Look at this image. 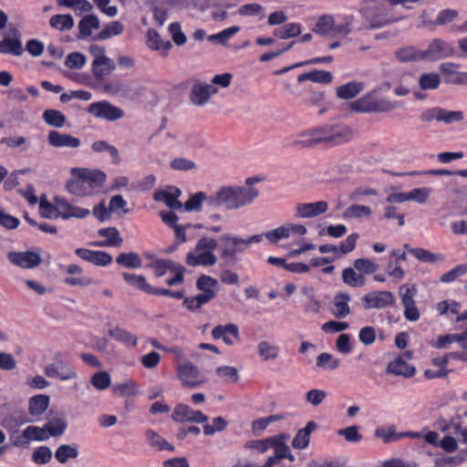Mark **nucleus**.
<instances>
[{
    "label": "nucleus",
    "mask_w": 467,
    "mask_h": 467,
    "mask_svg": "<svg viewBox=\"0 0 467 467\" xmlns=\"http://www.w3.org/2000/svg\"><path fill=\"white\" fill-rule=\"evenodd\" d=\"M177 265L170 259H161L152 263L151 267L154 269L156 276L161 277L166 274L167 270L174 271Z\"/></svg>",
    "instance_id": "63"
},
{
    "label": "nucleus",
    "mask_w": 467,
    "mask_h": 467,
    "mask_svg": "<svg viewBox=\"0 0 467 467\" xmlns=\"http://www.w3.org/2000/svg\"><path fill=\"white\" fill-rule=\"evenodd\" d=\"M238 14L241 16H258L260 20L265 17L264 7L257 3L245 4L240 6Z\"/></svg>",
    "instance_id": "51"
},
{
    "label": "nucleus",
    "mask_w": 467,
    "mask_h": 467,
    "mask_svg": "<svg viewBox=\"0 0 467 467\" xmlns=\"http://www.w3.org/2000/svg\"><path fill=\"white\" fill-rule=\"evenodd\" d=\"M88 112L97 118L105 119L110 121L119 119L123 116V111L120 109L105 100L91 103L88 106Z\"/></svg>",
    "instance_id": "10"
},
{
    "label": "nucleus",
    "mask_w": 467,
    "mask_h": 467,
    "mask_svg": "<svg viewBox=\"0 0 467 467\" xmlns=\"http://www.w3.org/2000/svg\"><path fill=\"white\" fill-rule=\"evenodd\" d=\"M218 247V241L211 236H202L196 243L193 250L190 251L185 257V263L192 267L213 266L218 261L215 250Z\"/></svg>",
    "instance_id": "2"
},
{
    "label": "nucleus",
    "mask_w": 467,
    "mask_h": 467,
    "mask_svg": "<svg viewBox=\"0 0 467 467\" xmlns=\"http://www.w3.org/2000/svg\"><path fill=\"white\" fill-rule=\"evenodd\" d=\"M212 337L214 339H222L226 345L232 346L234 344L232 337L240 339L238 326L233 323L216 326L212 330Z\"/></svg>",
    "instance_id": "19"
},
{
    "label": "nucleus",
    "mask_w": 467,
    "mask_h": 467,
    "mask_svg": "<svg viewBox=\"0 0 467 467\" xmlns=\"http://www.w3.org/2000/svg\"><path fill=\"white\" fill-rule=\"evenodd\" d=\"M91 385L98 390H104L110 386V375L107 371H99L93 374L90 379Z\"/></svg>",
    "instance_id": "54"
},
{
    "label": "nucleus",
    "mask_w": 467,
    "mask_h": 467,
    "mask_svg": "<svg viewBox=\"0 0 467 467\" xmlns=\"http://www.w3.org/2000/svg\"><path fill=\"white\" fill-rule=\"evenodd\" d=\"M371 214V210L368 206L360 205V204H353L349 206L343 213L342 216L345 219L348 218H361V217H368Z\"/></svg>",
    "instance_id": "55"
},
{
    "label": "nucleus",
    "mask_w": 467,
    "mask_h": 467,
    "mask_svg": "<svg viewBox=\"0 0 467 467\" xmlns=\"http://www.w3.org/2000/svg\"><path fill=\"white\" fill-rule=\"evenodd\" d=\"M218 285V281L210 276L202 275L196 281V287L202 293L198 294V300L201 303H208L215 297L216 293L213 290Z\"/></svg>",
    "instance_id": "16"
},
{
    "label": "nucleus",
    "mask_w": 467,
    "mask_h": 467,
    "mask_svg": "<svg viewBox=\"0 0 467 467\" xmlns=\"http://www.w3.org/2000/svg\"><path fill=\"white\" fill-rule=\"evenodd\" d=\"M55 203L57 204V213L55 218H62L67 220L69 218L83 219L89 215L88 209L75 206L63 197H55Z\"/></svg>",
    "instance_id": "9"
},
{
    "label": "nucleus",
    "mask_w": 467,
    "mask_h": 467,
    "mask_svg": "<svg viewBox=\"0 0 467 467\" xmlns=\"http://www.w3.org/2000/svg\"><path fill=\"white\" fill-rule=\"evenodd\" d=\"M459 16V12L455 9L447 8L441 10L434 22L432 21H424L423 26H427L428 24H433L436 26H444L451 22H452Z\"/></svg>",
    "instance_id": "52"
},
{
    "label": "nucleus",
    "mask_w": 467,
    "mask_h": 467,
    "mask_svg": "<svg viewBox=\"0 0 467 467\" xmlns=\"http://www.w3.org/2000/svg\"><path fill=\"white\" fill-rule=\"evenodd\" d=\"M463 119L464 113L462 110H447L439 107L427 109L420 115V119L423 122L436 120L447 125L453 122H462Z\"/></svg>",
    "instance_id": "7"
},
{
    "label": "nucleus",
    "mask_w": 467,
    "mask_h": 467,
    "mask_svg": "<svg viewBox=\"0 0 467 467\" xmlns=\"http://www.w3.org/2000/svg\"><path fill=\"white\" fill-rule=\"evenodd\" d=\"M394 57L400 63L424 61L421 49L414 46H404L394 52Z\"/></svg>",
    "instance_id": "24"
},
{
    "label": "nucleus",
    "mask_w": 467,
    "mask_h": 467,
    "mask_svg": "<svg viewBox=\"0 0 467 467\" xmlns=\"http://www.w3.org/2000/svg\"><path fill=\"white\" fill-rule=\"evenodd\" d=\"M177 377L183 387L194 389L205 382L199 368L191 361H183L177 367Z\"/></svg>",
    "instance_id": "8"
},
{
    "label": "nucleus",
    "mask_w": 467,
    "mask_h": 467,
    "mask_svg": "<svg viewBox=\"0 0 467 467\" xmlns=\"http://www.w3.org/2000/svg\"><path fill=\"white\" fill-rule=\"evenodd\" d=\"M116 263L127 268H140L142 265V260L137 253H121L116 258Z\"/></svg>",
    "instance_id": "40"
},
{
    "label": "nucleus",
    "mask_w": 467,
    "mask_h": 467,
    "mask_svg": "<svg viewBox=\"0 0 467 467\" xmlns=\"http://www.w3.org/2000/svg\"><path fill=\"white\" fill-rule=\"evenodd\" d=\"M115 69V64L112 59L106 56H100L94 58L92 62V73L97 79H103V78L110 74Z\"/></svg>",
    "instance_id": "26"
},
{
    "label": "nucleus",
    "mask_w": 467,
    "mask_h": 467,
    "mask_svg": "<svg viewBox=\"0 0 467 467\" xmlns=\"http://www.w3.org/2000/svg\"><path fill=\"white\" fill-rule=\"evenodd\" d=\"M145 438L150 446L159 451L168 450L172 451L174 450V447L171 443L166 441L159 433H157L153 430H146Z\"/></svg>",
    "instance_id": "37"
},
{
    "label": "nucleus",
    "mask_w": 467,
    "mask_h": 467,
    "mask_svg": "<svg viewBox=\"0 0 467 467\" xmlns=\"http://www.w3.org/2000/svg\"><path fill=\"white\" fill-rule=\"evenodd\" d=\"M433 426L442 432L457 434L458 440H460L461 432L463 431L460 422H455L453 420H446L442 417L438 418L434 421Z\"/></svg>",
    "instance_id": "35"
},
{
    "label": "nucleus",
    "mask_w": 467,
    "mask_h": 467,
    "mask_svg": "<svg viewBox=\"0 0 467 467\" xmlns=\"http://www.w3.org/2000/svg\"><path fill=\"white\" fill-rule=\"evenodd\" d=\"M147 46L152 50H162V56L166 57L172 47L170 41L163 42L159 33L154 29L148 30Z\"/></svg>",
    "instance_id": "30"
},
{
    "label": "nucleus",
    "mask_w": 467,
    "mask_h": 467,
    "mask_svg": "<svg viewBox=\"0 0 467 467\" xmlns=\"http://www.w3.org/2000/svg\"><path fill=\"white\" fill-rule=\"evenodd\" d=\"M258 195L254 187L224 186L216 192L214 202L227 210H238L252 203Z\"/></svg>",
    "instance_id": "1"
},
{
    "label": "nucleus",
    "mask_w": 467,
    "mask_h": 467,
    "mask_svg": "<svg viewBox=\"0 0 467 467\" xmlns=\"http://www.w3.org/2000/svg\"><path fill=\"white\" fill-rule=\"evenodd\" d=\"M343 282L350 287L363 286L366 282V278L363 275L358 274L355 267H347L342 272Z\"/></svg>",
    "instance_id": "39"
},
{
    "label": "nucleus",
    "mask_w": 467,
    "mask_h": 467,
    "mask_svg": "<svg viewBox=\"0 0 467 467\" xmlns=\"http://www.w3.org/2000/svg\"><path fill=\"white\" fill-rule=\"evenodd\" d=\"M257 352L264 361H267L278 357L279 348L268 341H260L257 345Z\"/></svg>",
    "instance_id": "44"
},
{
    "label": "nucleus",
    "mask_w": 467,
    "mask_h": 467,
    "mask_svg": "<svg viewBox=\"0 0 467 467\" xmlns=\"http://www.w3.org/2000/svg\"><path fill=\"white\" fill-rule=\"evenodd\" d=\"M339 364L338 359L335 358L331 354L324 352L317 356L316 365L317 368L333 370L338 368Z\"/></svg>",
    "instance_id": "59"
},
{
    "label": "nucleus",
    "mask_w": 467,
    "mask_h": 467,
    "mask_svg": "<svg viewBox=\"0 0 467 467\" xmlns=\"http://www.w3.org/2000/svg\"><path fill=\"white\" fill-rule=\"evenodd\" d=\"M206 198L207 196L204 192H199L192 195L189 200L184 204H182V208L185 212L200 211L202 202L206 200Z\"/></svg>",
    "instance_id": "60"
},
{
    "label": "nucleus",
    "mask_w": 467,
    "mask_h": 467,
    "mask_svg": "<svg viewBox=\"0 0 467 467\" xmlns=\"http://www.w3.org/2000/svg\"><path fill=\"white\" fill-rule=\"evenodd\" d=\"M111 390L121 397H132L139 393L137 385L130 380L113 385Z\"/></svg>",
    "instance_id": "49"
},
{
    "label": "nucleus",
    "mask_w": 467,
    "mask_h": 467,
    "mask_svg": "<svg viewBox=\"0 0 467 467\" xmlns=\"http://www.w3.org/2000/svg\"><path fill=\"white\" fill-rule=\"evenodd\" d=\"M441 83V78L437 73H424L419 78V86L423 90L436 89Z\"/></svg>",
    "instance_id": "53"
},
{
    "label": "nucleus",
    "mask_w": 467,
    "mask_h": 467,
    "mask_svg": "<svg viewBox=\"0 0 467 467\" xmlns=\"http://www.w3.org/2000/svg\"><path fill=\"white\" fill-rule=\"evenodd\" d=\"M216 92L217 88L213 85L195 82L190 91V99L196 106H203Z\"/></svg>",
    "instance_id": "15"
},
{
    "label": "nucleus",
    "mask_w": 467,
    "mask_h": 467,
    "mask_svg": "<svg viewBox=\"0 0 467 467\" xmlns=\"http://www.w3.org/2000/svg\"><path fill=\"white\" fill-rule=\"evenodd\" d=\"M154 200L163 202L171 210L176 211L182 208V203L177 200L169 191H158L154 194Z\"/></svg>",
    "instance_id": "48"
},
{
    "label": "nucleus",
    "mask_w": 467,
    "mask_h": 467,
    "mask_svg": "<svg viewBox=\"0 0 467 467\" xmlns=\"http://www.w3.org/2000/svg\"><path fill=\"white\" fill-rule=\"evenodd\" d=\"M122 31V24L119 21H113L105 26V27L99 33L97 38L99 40H105L113 36L121 34Z\"/></svg>",
    "instance_id": "57"
},
{
    "label": "nucleus",
    "mask_w": 467,
    "mask_h": 467,
    "mask_svg": "<svg viewBox=\"0 0 467 467\" xmlns=\"http://www.w3.org/2000/svg\"><path fill=\"white\" fill-rule=\"evenodd\" d=\"M45 425L43 427L29 425L22 431H15L10 437L15 447L28 448L32 441H44L48 440Z\"/></svg>",
    "instance_id": "5"
},
{
    "label": "nucleus",
    "mask_w": 467,
    "mask_h": 467,
    "mask_svg": "<svg viewBox=\"0 0 467 467\" xmlns=\"http://www.w3.org/2000/svg\"><path fill=\"white\" fill-rule=\"evenodd\" d=\"M52 459V451L47 446H40L32 454V460L36 464H46Z\"/></svg>",
    "instance_id": "64"
},
{
    "label": "nucleus",
    "mask_w": 467,
    "mask_h": 467,
    "mask_svg": "<svg viewBox=\"0 0 467 467\" xmlns=\"http://www.w3.org/2000/svg\"><path fill=\"white\" fill-rule=\"evenodd\" d=\"M45 374L49 378H57L60 380L73 379L78 376L74 368H71L63 363L48 364L45 368Z\"/></svg>",
    "instance_id": "23"
},
{
    "label": "nucleus",
    "mask_w": 467,
    "mask_h": 467,
    "mask_svg": "<svg viewBox=\"0 0 467 467\" xmlns=\"http://www.w3.org/2000/svg\"><path fill=\"white\" fill-rule=\"evenodd\" d=\"M218 241L219 258L222 265L233 266L237 262V256L244 253V238L229 233L220 235Z\"/></svg>",
    "instance_id": "4"
},
{
    "label": "nucleus",
    "mask_w": 467,
    "mask_h": 467,
    "mask_svg": "<svg viewBox=\"0 0 467 467\" xmlns=\"http://www.w3.org/2000/svg\"><path fill=\"white\" fill-rule=\"evenodd\" d=\"M301 26L297 23L285 24L281 27L274 29L273 35L279 39L296 37L301 34Z\"/></svg>",
    "instance_id": "38"
},
{
    "label": "nucleus",
    "mask_w": 467,
    "mask_h": 467,
    "mask_svg": "<svg viewBox=\"0 0 467 467\" xmlns=\"http://www.w3.org/2000/svg\"><path fill=\"white\" fill-rule=\"evenodd\" d=\"M400 105L386 98H377L374 95L373 112H389L398 109Z\"/></svg>",
    "instance_id": "56"
},
{
    "label": "nucleus",
    "mask_w": 467,
    "mask_h": 467,
    "mask_svg": "<svg viewBox=\"0 0 467 467\" xmlns=\"http://www.w3.org/2000/svg\"><path fill=\"white\" fill-rule=\"evenodd\" d=\"M361 300L365 309L384 308L395 302V296L389 291H374L366 294Z\"/></svg>",
    "instance_id": "12"
},
{
    "label": "nucleus",
    "mask_w": 467,
    "mask_h": 467,
    "mask_svg": "<svg viewBox=\"0 0 467 467\" xmlns=\"http://www.w3.org/2000/svg\"><path fill=\"white\" fill-rule=\"evenodd\" d=\"M99 28V20L94 15L85 16L78 23V38H85L91 35L92 29Z\"/></svg>",
    "instance_id": "34"
},
{
    "label": "nucleus",
    "mask_w": 467,
    "mask_h": 467,
    "mask_svg": "<svg viewBox=\"0 0 467 467\" xmlns=\"http://www.w3.org/2000/svg\"><path fill=\"white\" fill-rule=\"evenodd\" d=\"M78 454V446L77 444H62L56 450L55 458L59 463L65 464L70 459H77Z\"/></svg>",
    "instance_id": "31"
},
{
    "label": "nucleus",
    "mask_w": 467,
    "mask_h": 467,
    "mask_svg": "<svg viewBox=\"0 0 467 467\" xmlns=\"http://www.w3.org/2000/svg\"><path fill=\"white\" fill-rule=\"evenodd\" d=\"M76 178L67 184V189L74 195H90L91 189L88 188L81 174H73Z\"/></svg>",
    "instance_id": "36"
},
{
    "label": "nucleus",
    "mask_w": 467,
    "mask_h": 467,
    "mask_svg": "<svg viewBox=\"0 0 467 467\" xmlns=\"http://www.w3.org/2000/svg\"><path fill=\"white\" fill-rule=\"evenodd\" d=\"M49 397L39 394L29 399L28 411L34 418L40 417L48 408Z\"/></svg>",
    "instance_id": "29"
},
{
    "label": "nucleus",
    "mask_w": 467,
    "mask_h": 467,
    "mask_svg": "<svg viewBox=\"0 0 467 467\" xmlns=\"http://www.w3.org/2000/svg\"><path fill=\"white\" fill-rule=\"evenodd\" d=\"M375 436L381 439L385 443L391 442L402 437L401 433H397L393 426L388 428H378L375 431Z\"/></svg>",
    "instance_id": "62"
},
{
    "label": "nucleus",
    "mask_w": 467,
    "mask_h": 467,
    "mask_svg": "<svg viewBox=\"0 0 467 467\" xmlns=\"http://www.w3.org/2000/svg\"><path fill=\"white\" fill-rule=\"evenodd\" d=\"M374 93L367 94L350 104L352 110L356 112H373Z\"/></svg>",
    "instance_id": "50"
},
{
    "label": "nucleus",
    "mask_w": 467,
    "mask_h": 467,
    "mask_svg": "<svg viewBox=\"0 0 467 467\" xmlns=\"http://www.w3.org/2000/svg\"><path fill=\"white\" fill-rule=\"evenodd\" d=\"M386 373L404 378H411L416 373V368L410 366L401 356L390 361L386 368Z\"/></svg>",
    "instance_id": "25"
},
{
    "label": "nucleus",
    "mask_w": 467,
    "mask_h": 467,
    "mask_svg": "<svg viewBox=\"0 0 467 467\" xmlns=\"http://www.w3.org/2000/svg\"><path fill=\"white\" fill-rule=\"evenodd\" d=\"M422 437L429 444L435 446L439 444L447 452H453L458 449L459 440L450 434L446 435L440 442L438 441L439 434L436 431H427Z\"/></svg>",
    "instance_id": "22"
},
{
    "label": "nucleus",
    "mask_w": 467,
    "mask_h": 467,
    "mask_svg": "<svg viewBox=\"0 0 467 467\" xmlns=\"http://www.w3.org/2000/svg\"><path fill=\"white\" fill-rule=\"evenodd\" d=\"M424 61L435 62L451 57L455 55V49L448 42L441 38H433L427 49L422 50Z\"/></svg>",
    "instance_id": "6"
},
{
    "label": "nucleus",
    "mask_w": 467,
    "mask_h": 467,
    "mask_svg": "<svg viewBox=\"0 0 467 467\" xmlns=\"http://www.w3.org/2000/svg\"><path fill=\"white\" fill-rule=\"evenodd\" d=\"M49 25L60 31L69 30L74 26V19L71 15H55L50 17Z\"/></svg>",
    "instance_id": "46"
},
{
    "label": "nucleus",
    "mask_w": 467,
    "mask_h": 467,
    "mask_svg": "<svg viewBox=\"0 0 467 467\" xmlns=\"http://www.w3.org/2000/svg\"><path fill=\"white\" fill-rule=\"evenodd\" d=\"M67 421L61 418L54 419L45 424V430L47 431L48 438L59 437L63 435L67 430Z\"/></svg>",
    "instance_id": "42"
},
{
    "label": "nucleus",
    "mask_w": 467,
    "mask_h": 467,
    "mask_svg": "<svg viewBox=\"0 0 467 467\" xmlns=\"http://www.w3.org/2000/svg\"><path fill=\"white\" fill-rule=\"evenodd\" d=\"M327 210L328 204L325 201L297 203L296 207V216L298 218H313L325 213Z\"/></svg>",
    "instance_id": "17"
},
{
    "label": "nucleus",
    "mask_w": 467,
    "mask_h": 467,
    "mask_svg": "<svg viewBox=\"0 0 467 467\" xmlns=\"http://www.w3.org/2000/svg\"><path fill=\"white\" fill-rule=\"evenodd\" d=\"M47 140L55 148H78L80 146L79 139L57 130L49 131Z\"/></svg>",
    "instance_id": "21"
},
{
    "label": "nucleus",
    "mask_w": 467,
    "mask_h": 467,
    "mask_svg": "<svg viewBox=\"0 0 467 467\" xmlns=\"http://www.w3.org/2000/svg\"><path fill=\"white\" fill-rule=\"evenodd\" d=\"M364 87L362 82L350 81L337 88V96L342 99H350L361 92Z\"/></svg>",
    "instance_id": "33"
},
{
    "label": "nucleus",
    "mask_w": 467,
    "mask_h": 467,
    "mask_svg": "<svg viewBox=\"0 0 467 467\" xmlns=\"http://www.w3.org/2000/svg\"><path fill=\"white\" fill-rule=\"evenodd\" d=\"M7 259L13 265L25 269L35 268L39 265L42 261L39 254L30 251L9 252L7 254Z\"/></svg>",
    "instance_id": "13"
},
{
    "label": "nucleus",
    "mask_w": 467,
    "mask_h": 467,
    "mask_svg": "<svg viewBox=\"0 0 467 467\" xmlns=\"http://www.w3.org/2000/svg\"><path fill=\"white\" fill-rule=\"evenodd\" d=\"M45 122L54 128H62L66 123L65 115L57 109H46L43 113Z\"/></svg>",
    "instance_id": "47"
},
{
    "label": "nucleus",
    "mask_w": 467,
    "mask_h": 467,
    "mask_svg": "<svg viewBox=\"0 0 467 467\" xmlns=\"http://www.w3.org/2000/svg\"><path fill=\"white\" fill-rule=\"evenodd\" d=\"M317 429V424L314 420L308 421L306 427L296 434L292 441L293 447L299 450L306 448L310 441V434Z\"/></svg>",
    "instance_id": "28"
},
{
    "label": "nucleus",
    "mask_w": 467,
    "mask_h": 467,
    "mask_svg": "<svg viewBox=\"0 0 467 467\" xmlns=\"http://www.w3.org/2000/svg\"><path fill=\"white\" fill-rule=\"evenodd\" d=\"M121 275L129 285L151 295L153 286L147 282L143 275L130 273H122Z\"/></svg>",
    "instance_id": "32"
},
{
    "label": "nucleus",
    "mask_w": 467,
    "mask_h": 467,
    "mask_svg": "<svg viewBox=\"0 0 467 467\" xmlns=\"http://www.w3.org/2000/svg\"><path fill=\"white\" fill-rule=\"evenodd\" d=\"M171 419L175 422H195L205 423L208 417L200 410H193L188 405L180 403L175 406L171 414Z\"/></svg>",
    "instance_id": "11"
},
{
    "label": "nucleus",
    "mask_w": 467,
    "mask_h": 467,
    "mask_svg": "<svg viewBox=\"0 0 467 467\" xmlns=\"http://www.w3.org/2000/svg\"><path fill=\"white\" fill-rule=\"evenodd\" d=\"M317 145L321 143L332 146L348 142L354 136V131L349 126L336 123L326 124L315 128Z\"/></svg>",
    "instance_id": "3"
},
{
    "label": "nucleus",
    "mask_w": 467,
    "mask_h": 467,
    "mask_svg": "<svg viewBox=\"0 0 467 467\" xmlns=\"http://www.w3.org/2000/svg\"><path fill=\"white\" fill-rule=\"evenodd\" d=\"M109 335L116 339L117 341L123 343L128 346L135 347L137 345V337L132 333L120 328L119 327H115L114 328L109 331Z\"/></svg>",
    "instance_id": "41"
},
{
    "label": "nucleus",
    "mask_w": 467,
    "mask_h": 467,
    "mask_svg": "<svg viewBox=\"0 0 467 467\" xmlns=\"http://www.w3.org/2000/svg\"><path fill=\"white\" fill-rule=\"evenodd\" d=\"M334 24L332 16L323 15L318 18L313 31L321 36H329L333 32Z\"/></svg>",
    "instance_id": "45"
},
{
    "label": "nucleus",
    "mask_w": 467,
    "mask_h": 467,
    "mask_svg": "<svg viewBox=\"0 0 467 467\" xmlns=\"http://www.w3.org/2000/svg\"><path fill=\"white\" fill-rule=\"evenodd\" d=\"M317 145L315 128L300 132L291 142V146L296 150L314 148Z\"/></svg>",
    "instance_id": "27"
},
{
    "label": "nucleus",
    "mask_w": 467,
    "mask_h": 467,
    "mask_svg": "<svg viewBox=\"0 0 467 467\" xmlns=\"http://www.w3.org/2000/svg\"><path fill=\"white\" fill-rule=\"evenodd\" d=\"M351 296L348 293L339 292L335 295L332 302L331 312L338 319L345 318L350 314L349 302Z\"/></svg>",
    "instance_id": "20"
},
{
    "label": "nucleus",
    "mask_w": 467,
    "mask_h": 467,
    "mask_svg": "<svg viewBox=\"0 0 467 467\" xmlns=\"http://www.w3.org/2000/svg\"><path fill=\"white\" fill-rule=\"evenodd\" d=\"M98 234L106 238L108 246L119 247L123 243V238L116 227L99 229Z\"/></svg>",
    "instance_id": "43"
},
{
    "label": "nucleus",
    "mask_w": 467,
    "mask_h": 467,
    "mask_svg": "<svg viewBox=\"0 0 467 467\" xmlns=\"http://www.w3.org/2000/svg\"><path fill=\"white\" fill-rule=\"evenodd\" d=\"M399 293L401 296L404 307L415 305L414 296L417 293V289L414 285H403L400 287Z\"/></svg>",
    "instance_id": "61"
},
{
    "label": "nucleus",
    "mask_w": 467,
    "mask_h": 467,
    "mask_svg": "<svg viewBox=\"0 0 467 467\" xmlns=\"http://www.w3.org/2000/svg\"><path fill=\"white\" fill-rule=\"evenodd\" d=\"M72 174H81L92 193L99 191L106 182V174L99 170L73 169Z\"/></svg>",
    "instance_id": "18"
},
{
    "label": "nucleus",
    "mask_w": 467,
    "mask_h": 467,
    "mask_svg": "<svg viewBox=\"0 0 467 467\" xmlns=\"http://www.w3.org/2000/svg\"><path fill=\"white\" fill-rule=\"evenodd\" d=\"M467 274V264H462L455 266L449 272L443 274L440 277V281L441 283H451L455 281L461 276H463Z\"/></svg>",
    "instance_id": "58"
},
{
    "label": "nucleus",
    "mask_w": 467,
    "mask_h": 467,
    "mask_svg": "<svg viewBox=\"0 0 467 467\" xmlns=\"http://www.w3.org/2000/svg\"><path fill=\"white\" fill-rule=\"evenodd\" d=\"M24 48L21 42V34L16 28L9 30V36L0 41V53L10 54L19 57L23 54Z\"/></svg>",
    "instance_id": "14"
}]
</instances>
